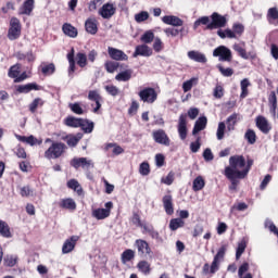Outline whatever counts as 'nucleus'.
I'll use <instances>...</instances> for the list:
<instances>
[{
    "label": "nucleus",
    "mask_w": 278,
    "mask_h": 278,
    "mask_svg": "<svg viewBox=\"0 0 278 278\" xmlns=\"http://www.w3.org/2000/svg\"><path fill=\"white\" fill-rule=\"evenodd\" d=\"M42 105H45V100H42V98H36L29 104V112H31V114H35V112L38 110V108H42Z\"/></svg>",
    "instance_id": "nucleus-40"
},
{
    "label": "nucleus",
    "mask_w": 278,
    "mask_h": 278,
    "mask_svg": "<svg viewBox=\"0 0 278 278\" xmlns=\"http://www.w3.org/2000/svg\"><path fill=\"white\" fill-rule=\"evenodd\" d=\"M217 68L219 71V73L224 76V77H231V75H233V70L230 67H223V65H217Z\"/></svg>",
    "instance_id": "nucleus-63"
},
{
    "label": "nucleus",
    "mask_w": 278,
    "mask_h": 278,
    "mask_svg": "<svg viewBox=\"0 0 278 278\" xmlns=\"http://www.w3.org/2000/svg\"><path fill=\"white\" fill-rule=\"evenodd\" d=\"M225 131H227V125L225 122H219L216 131L217 140H223L225 138Z\"/></svg>",
    "instance_id": "nucleus-41"
},
{
    "label": "nucleus",
    "mask_w": 278,
    "mask_h": 278,
    "mask_svg": "<svg viewBox=\"0 0 278 278\" xmlns=\"http://www.w3.org/2000/svg\"><path fill=\"white\" fill-rule=\"evenodd\" d=\"M76 62L78 66H80V68H85V66H87L88 64V56L86 55V53L79 52L76 55Z\"/></svg>",
    "instance_id": "nucleus-47"
},
{
    "label": "nucleus",
    "mask_w": 278,
    "mask_h": 278,
    "mask_svg": "<svg viewBox=\"0 0 278 278\" xmlns=\"http://www.w3.org/2000/svg\"><path fill=\"white\" fill-rule=\"evenodd\" d=\"M81 121H83V118H77V117L70 116L65 119V125L67 127H80L81 126Z\"/></svg>",
    "instance_id": "nucleus-44"
},
{
    "label": "nucleus",
    "mask_w": 278,
    "mask_h": 278,
    "mask_svg": "<svg viewBox=\"0 0 278 278\" xmlns=\"http://www.w3.org/2000/svg\"><path fill=\"white\" fill-rule=\"evenodd\" d=\"M162 21L165 25H173V27H181L184 25V21L175 15H165Z\"/></svg>",
    "instance_id": "nucleus-24"
},
{
    "label": "nucleus",
    "mask_w": 278,
    "mask_h": 278,
    "mask_svg": "<svg viewBox=\"0 0 278 278\" xmlns=\"http://www.w3.org/2000/svg\"><path fill=\"white\" fill-rule=\"evenodd\" d=\"M16 262H18V256L14 254H7L3 257L4 266H8L9 268L16 266Z\"/></svg>",
    "instance_id": "nucleus-31"
},
{
    "label": "nucleus",
    "mask_w": 278,
    "mask_h": 278,
    "mask_svg": "<svg viewBox=\"0 0 278 278\" xmlns=\"http://www.w3.org/2000/svg\"><path fill=\"white\" fill-rule=\"evenodd\" d=\"M153 140L157 142V144H164V147H170V138L166 135L164 129L154 130L152 132Z\"/></svg>",
    "instance_id": "nucleus-8"
},
{
    "label": "nucleus",
    "mask_w": 278,
    "mask_h": 278,
    "mask_svg": "<svg viewBox=\"0 0 278 278\" xmlns=\"http://www.w3.org/2000/svg\"><path fill=\"white\" fill-rule=\"evenodd\" d=\"M104 90L110 94L111 97H118L121 94V89L114 85H106L104 86Z\"/></svg>",
    "instance_id": "nucleus-50"
},
{
    "label": "nucleus",
    "mask_w": 278,
    "mask_h": 278,
    "mask_svg": "<svg viewBox=\"0 0 278 278\" xmlns=\"http://www.w3.org/2000/svg\"><path fill=\"white\" fill-rule=\"evenodd\" d=\"M70 110H72L74 114H78V116H81V114H84V109L81 108V104L79 102L71 103Z\"/></svg>",
    "instance_id": "nucleus-59"
},
{
    "label": "nucleus",
    "mask_w": 278,
    "mask_h": 278,
    "mask_svg": "<svg viewBox=\"0 0 278 278\" xmlns=\"http://www.w3.org/2000/svg\"><path fill=\"white\" fill-rule=\"evenodd\" d=\"M267 18L269 23H278V9L277 8H270L267 11Z\"/></svg>",
    "instance_id": "nucleus-45"
},
{
    "label": "nucleus",
    "mask_w": 278,
    "mask_h": 278,
    "mask_svg": "<svg viewBox=\"0 0 278 278\" xmlns=\"http://www.w3.org/2000/svg\"><path fill=\"white\" fill-rule=\"evenodd\" d=\"M163 207L168 216L175 214V208L173 206V195L167 194L163 197Z\"/></svg>",
    "instance_id": "nucleus-23"
},
{
    "label": "nucleus",
    "mask_w": 278,
    "mask_h": 278,
    "mask_svg": "<svg viewBox=\"0 0 278 278\" xmlns=\"http://www.w3.org/2000/svg\"><path fill=\"white\" fill-rule=\"evenodd\" d=\"M103 1H105V0H91L88 3L89 12H96L97 8H100V5H103Z\"/></svg>",
    "instance_id": "nucleus-60"
},
{
    "label": "nucleus",
    "mask_w": 278,
    "mask_h": 278,
    "mask_svg": "<svg viewBox=\"0 0 278 278\" xmlns=\"http://www.w3.org/2000/svg\"><path fill=\"white\" fill-rule=\"evenodd\" d=\"M217 36H219V38L225 39V38H236V33H233V30L227 28L225 30L219 29L217 30Z\"/></svg>",
    "instance_id": "nucleus-52"
},
{
    "label": "nucleus",
    "mask_w": 278,
    "mask_h": 278,
    "mask_svg": "<svg viewBox=\"0 0 278 278\" xmlns=\"http://www.w3.org/2000/svg\"><path fill=\"white\" fill-rule=\"evenodd\" d=\"M77 240H79L78 236H72L70 239H66L62 247V253L67 254L71 253L75 249V244H77Z\"/></svg>",
    "instance_id": "nucleus-16"
},
{
    "label": "nucleus",
    "mask_w": 278,
    "mask_h": 278,
    "mask_svg": "<svg viewBox=\"0 0 278 278\" xmlns=\"http://www.w3.org/2000/svg\"><path fill=\"white\" fill-rule=\"evenodd\" d=\"M244 251H247V240H241L238 243V248H237V252H236V260H240V257H242V253H244Z\"/></svg>",
    "instance_id": "nucleus-51"
},
{
    "label": "nucleus",
    "mask_w": 278,
    "mask_h": 278,
    "mask_svg": "<svg viewBox=\"0 0 278 278\" xmlns=\"http://www.w3.org/2000/svg\"><path fill=\"white\" fill-rule=\"evenodd\" d=\"M180 227H184V219L181 218H174L169 222V229L172 231H177Z\"/></svg>",
    "instance_id": "nucleus-49"
},
{
    "label": "nucleus",
    "mask_w": 278,
    "mask_h": 278,
    "mask_svg": "<svg viewBox=\"0 0 278 278\" xmlns=\"http://www.w3.org/2000/svg\"><path fill=\"white\" fill-rule=\"evenodd\" d=\"M67 60L70 62L68 75L75 73V49L67 54Z\"/></svg>",
    "instance_id": "nucleus-48"
},
{
    "label": "nucleus",
    "mask_w": 278,
    "mask_h": 278,
    "mask_svg": "<svg viewBox=\"0 0 278 278\" xmlns=\"http://www.w3.org/2000/svg\"><path fill=\"white\" fill-rule=\"evenodd\" d=\"M245 140H248L249 144H255L257 142V135H255V130L248 129L244 134Z\"/></svg>",
    "instance_id": "nucleus-42"
},
{
    "label": "nucleus",
    "mask_w": 278,
    "mask_h": 278,
    "mask_svg": "<svg viewBox=\"0 0 278 278\" xmlns=\"http://www.w3.org/2000/svg\"><path fill=\"white\" fill-rule=\"evenodd\" d=\"M104 66L109 73H116V71H118L119 63L115 61H106Z\"/></svg>",
    "instance_id": "nucleus-53"
},
{
    "label": "nucleus",
    "mask_w": 278,
    "mask_h": 278,
    "mask_svg": "<svg viewBox=\"0 0 278 278\" xmlns=\"http://www.w3.org/2000/svg\"><path fill=\"white\" fill-rule=\"evenodd\" d=\"M189 60H192L193 62H199L200 64H205L207 62V58L202 52H199L197 50H191L187 53Z\"/></svg>",
    "instance_id": "nucleus-22"
},
{
    "label": "nucleus",
    "mask_w": 278,
    "mask_h": 278,
    "mask_svg": "<svg viewBox=\"0 0 278 278\" xmlns=\"http://www.w3.org/2000/svg\"><path fill=\"white\" fill-rule=\"evenodd\" d=\"M225 174L238 176L239 179H244L249 175L247 160L242 155H232L229 159V166L225 168Z\"/></svg>",
    "instance_id": "nucleus-1"
},
{
    "label": "nucleus",
    "mask_w": 278,
    "mask_h": 278,
    "mask_svg": "<svg viewBox=\"0 0 278 278\" xmlns=\"http://www.w3.org/2000/svg\"><path fill=\"white\" fill-rule=\"evenodd\" d=\"M136 257V252L131 249H128L122 253V264H127V262H131Z\"/></svg>",
    "instance_id": "nucleus-37"
},
{
    "label": "nucleus",
    "mask_w": 278,
    "mask_h": 278,
    "mask_svg": "<svg viewBox=\"0 0 278 278\" xmlns=\"http://www.w3.org/2000/svg\"><path fill=\"white\" fill-rule=\"evenodd\" d=\"M8 38L9 40H18L21 38V21L16 17H12L10 21Z\"/></svg>",
    "instance_id": "nucleus-4"
},
{
    "label": "nucleus",
    "mask_w": 278,
    "mask_h": 278,
    "mask_svg": "<svg viewBox=\"0 0 278 278\" xmlns=\"http://www.w3.org/2000/svg\"><path fill=\"white\" fill-rule=\"evenodd\" d=\"M138 94L140 101L143 103L153 104L157 101V91H155V88L153 87L143 88Z\"/></svg>",
    "instance_id": "nucleus-3"
},
{
    "label": "nucleus",
    "mask_w": 278,
    "mask_h": 278,
    "mask_svg": "<svg viewBox=\"0 0 278 278\" xmlns=\"http://www.w3.org/2000/svg\"><path fill=\"white\" fill-rule=\"evenodd\" d=\"M206 127H207V117L205 116L199 117L194 124L192 135L197 136L199 131H203V129H205Z\"/></svg>",
    "instance_id": "nucleus-25"
},
{
    "label": "nucleus",
    "mask_w": 278,
    "mask_h": 278,
    "mask_svg": "<svg viewBox=\"0 0 278 278\" xmlns=\"http://www.w3.org/2000/svg\"><path fill=\"white\" fill-rule=\"evenodd\" d=\"M0 235L3 238H12V232H10V226L8 223L0 219Z\"/></svg>",
    "instance_id": "nucleus-38"
},
{
    "label": "nucleus",
    "mask_w": 278,
    "mask_h": 278,
    "mask_svg": "<svg viewBox=\"0 0 278 278\" xmlns=\"http://www.w3.org/2000/svg\"><path fill=\"white\" fill-rule=\"evenodd\" d=\"M98 14L102 18H106V20L112 18V16L116 14V7L113 3L108 2L100 8V10L98 11Z\"/></svg>",
    "instance_id": "nucleus-9"
},
{
    "label": "nucleus",
    "mask_w": 278,
    "mask_h": 278,
    "mask_svg": "<svg viewBox=\"0 0 278 278\" xmlns=\"http://www.w3.org/2000/svg\"><path fill=\"white\" fill-rule=\"evenodd\" d=\"M59 207L62 210H68L70 212H75L77 210V203L73 198H65L60 200Z\"/></svg>",
    "instance_id": "nucleus-17"
},
{
    "label": "nucleus",
    "mask_w": 278,
    "mask_h": 278,
    "mask_svg": "<svg viewBox=\"0 0 278 278\" xmlns=\"http://www.w3.org/2000/svg\"><path fill=\"white\" fill-rule=\"evenodd\" d=\"M197 84H199V78L197 77L190 78L189 80L185 81L182 84L184 92H190V90H192V87L197 86Z\"/></svg>",
    "instance_id": "nucleus-39"
},
{
    "label": "nucleus",
    "mask_w": 278,
    "mask_h": 278,
    "mask_svg": "<svg viewBox=\"0 0 278 278\" xmlns=\"http://www.w3.org/2000/svg\"><path fill=\"white\" fill-rule=\"evenodd\" d=\"M137 268L143 275H150L151 274V264H149V262H147V261H140L137 264Z\"/></svg>",
    "instance_id": "nucleus-36"
},
{
    "label": "nucleus",
    "mask_w": 278,
    "mask_h": 278,
    "mask_svg": "<svg viewBox=\"0 0 278 278\" xmlns=\"http://www.w3.org/2000/svg\"><path fill=\"white\" fill-rule=\"evenodd\" d=\"M155 39V35L153 31L148 30L141 36V42H144L146 45H151V41Z\"/></svg>",
    "instance_id": "nucleus-57"
},
{
    "label": "nucleus",
    "mask_w": 278,
    "mask_h": 278,
    "mask_svg": "<svg viewBox=\"0 0 278 278\" xmlns=\"http://www.w3.org/2000/svg\"><path fill=\"white\" fill-rule=\"evenodd\" d=\"M16 140L20 142H25L26 144H29L30 147H36V144H42V139L38 140L34 135H30L29 137L15 135Z\"/></svg>",
    "instance_id": "nucleus-20"
},
{
    "label": "nucleus",
    "mask_w": 278,
    "mask_h": 278,
    "mask_svg": "<svg viewBox=\"0 0 278 278\" xmlns=\"http://www.w3.org/2000/svg\"><path fill=\"white\" fill-rule=\"evenodd\" d=\"M205 188V179H203V176H198L193 180L192 190L193 192H199Z\"/></svg>",
    "instance_id": "nucleus-30"
},
{
    "label": "nucleus",
    "mask_w": 278,
    "mask_h": 278,
    "mask_svg": "<svg viewBox=\"0 0 278 278\" xmlns=\"http://www.w3.org/2000/svg\"><path fill=\"white\" fill-rule=\"evenodd\" d=\"M138 55L151 58V55H153V49L149 48L147 45H139L136 47L132 58H138Z\"/></svg>",
    "instance_id": "nucleus-15"
},
{
    "label": "nucleus",
    "mask_w": 278,
    "mask_h": 278,
    "mask_svg": "<svg viewBox=\"0 0 278 278\" xmlns=\"http://www.w3.org/2000/svg\"><path fill=\"white\" fill-rule=\"evenodd\" d=\"M108 53L112 60H115L116 62H127L129 60V56L123 52V50L109 47L108 48Z\"/></svg>",
    "instance_id": "nucleus-11"
},
{
    "label": "nucleus",
    "mask_w": 278,
    "mask_h": 278,
    "mask_svg": "<svg viewBox=\"0 0 278 278\" xmlns=\"http://www.w3.org/2000/svg\"><path fill=\"white\" fill-rule=\"evenodd\" d=\"M238 121H240V114L238 113H232L230 116H228L225 123L227 131H235Z\"/></svg>",
    "instance_id": "nucleus-21"
},
{
    "label": "nucleus",
    "mask_w": 278,
    "mask_h": 278,
    "mask_svg": "<svg viewBox=\"0 0 278 278\" xmlns=\"http://www.w3.org/2000/svg\"><path fill=\"white\" fill-rule=\"evenodd\" d=\"M241 86V99H247L249 97V86H251V81H249V78H244L240 83Z\"/></svg>",
    "instance_id": "nucleus-32"
},
{
    "label": "nucleus",
    "mask_w": 278,
    "mask_h": 278,
    "mask_svg": "<svg viewBox=\"0 0 278 278\" xmlns=\"http://www.w3.org/2000/svg\"><path fill=\"white\" fill-rule=\"evenodd\" d=\"M104 149L105 151H110V149H113L114 155H121V153L125 152V150L116 143H106Z\"/></svg>",
    "instance_id": "nucleus-43"
},
{
    "label": "nucleus",
    "mask_w": 278,
    "mask_h": 278,
    "mask_svg": "<svg viewBox=\"0 0 278 278\" xmlns=\"http://www.w3.org/2000/svg\"><path fill=\"white\" fill-rule=\"evenodd\" d=\"M148 20H149V12L147 11H142L135 15V21L137 23H144V21H148Z\"/></svg>",
    "instance_id": "nucleus-62"
},
{
    "label": "nucleus",
    "mask_w": 278,
    "mask_h": 278,
    "mask_svg": "<svg viewBox=\"0 0 278 278\" xmlns=\"http://www.w3.org/2000/svg\"><path fill=\"white\" fill-rule=\"evenodd\" d=\"M62 31L63 34H65V36H68L70 38H77V28L75 26H72L70 23L63 24Z\"/></svg>",
    "instance_id": "nucleus-27"
},
{
    "label": "nucleus",
    "mask_w": 278,
    "mask_h": 278,
    "mask_svg": "<svg viewBox=\"0 0 278 278\" xmlns=\"http://www.w3.org/2000/svg\"><path fill=\"white\" fill-rule=\"evenodd\" d=\"M80 127L85 134H92L94 130V123L88 119H81Z\"/></svg>",
    "instance_id": "nucleus-34"
},
{
    "label": "nucleus",
    "mask_w": 278,
    "mask_h": 278,
    "mask_svg": "<svg viewBox=\"0 0 278 278\" xmlns=\"http://www.w3.org/2000/svg\"><path fill=\"white\" fill-rule=\"evenodd\" d=\"M31 12H34V0H26L20 9V14H25L26 16H29Z\"/></svg>",
    "instance_id": "nucleus-28"
},
{
    "label": "nucleus",
    "mask_w": 278,
    "mask_h": 278,
    "mask_svg": "<svg viewBox=\"0 0 278 278\" xmlns=\"http://www.w3.org/2000/svg\"><path fill=\"white\" fill-rule=\"evenodd\" d=\"M71 166H73V168H84L85 170H90V168H94V163L88 157H75L71 161Z\"/></svg>",
    "instance_id": "nucleus-6"
},
{
    "label": "nucleus",
    "mask_w": 278,
    "mask_h": 278,
    "mask_svg": "<svg viewBox=\"0 0 278 278\" xmlns=\"http://www.w3.org/2000/svg\"><path fill=\"white\" fill-rule=\"evenodd\" d=\"M200 25H210V17L208 16H202L198 18L193 24V29H198Z\"/></svg>",
    "instance_id": "nucleus-61"
},
{
    "label": "nucleus",
    "mask_w": 278,
    "mask_h": 278,
    "mask_svg": "<svg viewBox=\"0 0 278 278\" xmlns=\"http://www.w3.org/2000/svg\"><path fill=\"white\" fill-rule=\"evenodd\" d=\"M256 127L260 129V131H262V134H269L270 129H273L268 123V119H266L264 116L256 117Z\"/></svg>",
    "instance_id": "nucleus-18"
},
{
    "label": "nucleus",
    "mask_w": 278,
    "mask_h": 278,
    "mask_svg": "<svg viewBox=\"0 0 278 278\" xmlns=\"http://www.w3.org/2000/svg\"><path fill=\"white\" fill-rule=\"evenodd\" d=\"M66 144L62 142H52L51 147L45 152L47 160H58L64 153Z\"/></svg>",
    "instance_id": "nucleus-2"
},
{
    "label": "nucleus",
    "mask_w": 278,
    "mask_h": 278,
    "mask_svg": "<svg viewBox=\"0 0 278 278\" xmlns=\"http://www.w3.org/2000/svg\"><path fill=\"white\" fill-rule=\"evenodd\" d=\"M80 140H81V135H77L76 137H70L67 139V144L68 147H77Z\"/></svg>",
    "instance_id": "nucleus-64"
},
{
    "label": "nucleus",
    "mask_w": 278,
    "mask_h": 278,
    "mask_svg": "<svg viewBox=\"0 0 278 278\" xmlns=\"http://www.w3.org/2000/svg\"><path fill=\"white\" fill-rule=\"evenodd\" d=\"M67 188H71V190H74L79 195L84 194V189H81V185H79V181L75 179H71L67 182Z\"/></svg>",
    "instance_id": "nucleus-35"
},
{
    "label": "nucleus",
    "mask_w": 278,
    "mask_h": 278,
    "mask_svg": "<svg viewBox=\"0 0 278 278\" xmlns=\"http://www.w3.org/2000/svg\"><path fill=\"white\" fill-rule=\"evenodd\" d=\"M135 247H137V251L141 257H147V255L151 254V247H149V242L146 240L137 239Z\"/></svg>",
    "instance_id": "nucleus-12"
},
{
    "label": "nucleus",
    "mask_w": 278,
    "mask_h": 278,
    "mask_svg": "<svg viewBox=\"0 0 278 278\" xmlns=\"http://www.w3.org/2000/svg\"><path fill=\"white\" fill-rule=\"evenodd\" d=\"M233 50L239 53L240 58H242L243 60H249V54L247 53V50L240 43L233 45Z\"/></svg>",
    "instance_id": "nucleus-56"
},
{
    "label": "nucleus",
    "mask_w": 278,
    "mask_h": 278,
    "mask_svg": "<svg viewBox=\"0 0 278 278\" xmlns=\"http://www.w3.org/2000/svg\"><path fill=\"white\" fill-rule=\"evenodd\" d=\"M14 56L16 58V60H20L21 62L26 61L28 64L36 62V54H34L33 51H28L26 53L18 51L14 54Z\"/></svg>",
    "instance_id": "nucleus-19"
},
{
    "label": "nucleus",
    "mask_w": 278,
    "mask_h": 278,
    "mask_svg": "<svg viewBox=\"0 0 278 278\" xmlns=\"http://www.w3.org/2000/svg\"><path fill=\"white\" fill-rule=\"evenodd\" d=\"M92 216L93 218H97V220H104V218L110 216V210L96 208L92 211Z\"/></svg>",
    "instance_id": "nucleus-29"
},
{
    "label": "nucleus",
    "mask_w": 278,
    "mask_h": 278,
    "mask_svg": "<svg viewBox=\"0 0 278 278\" xmlns=\"http://www.w3.org/2000/svg\"><path fill=\"white\" fill-rule=\"evenodd\" d=\"M41 73H42V75H53V73H55V64H53V63H50V64L42 63Z\"/></svg>",
    "instance_id": "nucleus-46"
},
{
    "label": "nucleus",
    "mask_w": 278,
    "mask_h": 278,
    "mask_svg": "<svg viewBox=\"0 0 278 278\" xmlns=\"http://www.w3.org/2000/svg\"><path fill=\"white\" fill-rule=\"evenodd\" d=\"M20 73H21V65L15 64L11 66L9 70V77H11V79H16L18 78Z\"/></svg>",
    "instance_id": "nucleus-55"
},
{
    "label": "nucleus",
    "mask_w": 278,
    "mask_h": 278,
    "mask_svg": "<svg viewBox=\"0 0 278 278\" xmlns=\"http://www.w3.org/2000/svg\"><path fill=\"white\" fill-rule=\"evenodd\" d=\"M227 179H229V181L231 182L229 190H236V188H238V184H240V181H238V179H242V178H238V176H235L232 174H225Z\"/></svg>",
    "instance_id": "nucleus-54"
},
{
    "label": "nucleus",
    "mask_w": 278,
    "mask_h": 278,
    "mask_svg": "<svg viewBox=\"0 0 278 278\" xmlns=\"http://www.w3.org/2000/svg\"><path fill=\"white\" fill-rule=\"evenodd\" d=\"M85 29L87 34H91V36L97 35V31H99V21H97L94 17H89L85 22Z\"/></svg>",
    "instance_id": "nucleus-13"
},
{
    "label": "nucleus",
    "mask_w": 278,
    "mask_h": 278,
    "mask_svg": "<svg viewBox=\"0 0 278 278\" xmlns=\"http://www.w3.org/2000/svg\"><path fill=\"white\" fill-rule=\"evenodd\" d=\"M88 99L89 101H93L96 103V106L93 108V113L97 114L101 110V101H103V98L97 90H90L88 92Z\"/></svg>",
    "instance_id": "nucleus-14"
},
{
    "label": "nucleus",
    "mask_w": 278,
    "mask_h": 278,
    "mask_svg": "<svg viewBox=\"0 0 278 278\" xmlns=\"http://www.w3.org/2000/svg\"><path fill=\"white\" fill-rule=\"evenodd\" d=\"M187 115L181 114L178 119V134L180 140H186L188 138V122H187Z\"/></svg>",
    "instance_id": "nucleus-10"
},
{
    "label": "nucleus",
    "mask_w": 278,
    "mask_h": 278,
    "mask_svg": "<svg viewBox=\"0 0 278 278\" xmlns=\"http://www.w3.org/2000/svg\"><path fill=\"white\" fill-rule=\"evenodd\" d=\"M139 173L142 175V177H147L151 173V167L149 163L143 162L139 166Z\"/></svg>",
    "instance_id": "nucleus-58"
},
{
    "label": "nucleus",
    "mask_w": 278,
    "mask_h": 278,
    "mask_svg": "<svg viewBox=\"0 0 278 278\" xmlns=\"http://www.w3.org/2000/svg\"><path fill=\"white\" fill-rule=\"evenodd\" d=\"M212 23L207 24L206 29H220V27H225L227 25V17L214 12L211 15Z\"/></svg>",
    "instance_id": "nucleus-5"
},
{
    "label": "nucleus",
    "mask_w": 278,
    "mask_h": 278,
    "mask_svg": "<svg viewBox=\"0 0 278 278\" xmlns=\"http://www.w3.org/2000/svg\"><path fill=\"white\" fill-rule=\"evenodd\" d=\"M31 90H40V86L36 83L17 86V92L21 94H27L28 92H31Z\"/></svg>",
    "instance_id": "nucleus-26"
},
{
    "label": "nucleus",
    "mask_w": 278,
    "mask_h": 278,
    "mask_svg": "<svg viewBox=\"0 0 278 278\" xmlns=\"http://www.w3.org/2000/svg\"><path fill=\"white\" fill-rule=\"evenodd\" d=\"M214 58H219V62H231V50L225 46H219L213 51Z\"/></svg>",
    "instance_id": "nucleus-7"
},
{
    "label": "nucleus",
    "mask_w": 278,
    "mask_h": 278,
    "mask_svg": "<svg viewBox=\"0 0 278 278\" xmlns=\"http://www.w3.org/2000/svg\"><path fill=\"white\" fill-rule=\"evenodd\" d=\"M134 74V71L126 70L124 72L118 73L115 76L116 81H129L131 79V75Z\"/></svg>",
    "instance_id": "nucleus-33"
}]
</instances>
